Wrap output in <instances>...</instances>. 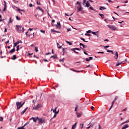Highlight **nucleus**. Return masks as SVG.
<instances>
[{"label": "nucleus", "instance_id": "obj_1", "mask_svg": "<svg viewBox=\"0 0 129 129\" xmlns=\"http://www.w3.org/2000/svg\"><path fill=\"white\" fill-rule=\"evenodd\" d=\"M16 31L17 33H24L25 32V28L24 27L22 28V26L16 25Z\"/></svg>", "mask_w": 129, "mask_h": 129}, {"label": "nucleus", "instance_id": "obj_2", "mask_svg": "<svg viewBox=\"0 0 129 129\" xmlns=\"http://www.w3.org/2000/svg\"><path fill=\"white\" fill-rule=\"evenodd\" d=\"M107 26L108 28L111 29V30H112L113 31H117V28H116V27H115L114 25H108Z\"/></svg>", "mask_w": 129, "mask_h": 129}, {"label": "nucleus", "instance_id": "obj_3", "mask_svg": "<svg viewBox=\"0 0 129 129\" xmlns=\"http://www.w3.org/2000/svg\"><path fill=\"white\" fill-rule=\"evenodd\" d=\"M83 5L84 6H85L86 5L87 8H89V7H90V4H89V2L88 1H87L86 0H84Z\"/></svg>", "mask_w": 129, "mask_h": 129}, {"label": "nucleus", "instance_id": "obj_4", "mask_svg": "<svg viewBox=\"0 0 129 129\" xmlns=\"http://www.w3.org/2000/svg\"><path fill=\"white\" fill-rule=\"evenodd\" d=\"M37 120H38V123L40 124V123H44V122H45V120L43 119V118H40L38 117V118H37Z\"/></svg>", "mask_w": 129, "mask_h": 129}, {"label": "nucleus", "instance_id": "obj_5", "mask_svg": "<svg viewBox=\"0 0 129 129\" xmlns=\"http://www.w3.org/2000/svg\"><path fill=\"white\" fill-rule=\"evenodd\" d=\"M22 103V102H16V105L17 107V109H20L21 108V104Z\"/></svg>", "mask_w": 129, "mask_h": 129}, {"label": "nucleus", "instance_id": "obj_6", "mask_svg": "<svg viewBox=\"0 0 129 129\" xmlns=\"http://www.w3.org/2000/svg\"><path fill=\"white\" fill-rule=\"evenodd\" d=\"M42 105L41 104H38L37 106H34V107L33 108V109H39L40 107H42Z\"/></svg>", "mask_w": 129, "mask_h": 129}, {"label": "nucleus", "instance_id": "obj_7", "mask_svg": "<svg viewBox=\"0 0 129 129\" xmlns=\"http://www.w3.org/2000/svg\"><path fill=\"white\" fill-rule=\"evenodd\" d=\"M38 118H39V117H32V118H31L30 119L31 120H33L34 122H36L37 121V120H38Z\"/></svg>", "mask_w": 129, "mask_h": 129}, {"label": "nucleus", "instance_id": "obj_8", "mask_svg": "<svg viewBox=\"0 0 129 129\" xmlns=\"http://www.w3.org/2000/svg\"><path fill=\"white\" fill-rule=\"evenodd\" d=\"M78 12H81L82 11V10H83V8H82V7H81V5H79L78 7Z\"/></svg>", "mask_w": 129, "mask_h": 129}, {"label": "nucleus", "instance_id": "obj_9", "mask_svg": "<svg viewBox=\"0 0 129 129\" xmlns=\"http://www.w3.org/2000/svg\"><path fill=\"white\" fill-rule=\"evenodd\" d=\"M76 114L77 115V117H78V118H79V117H81V115H82V112L78 113V112H76Z\"/></svg>", "mask_w": 129, "mask_h": 129}, {"label": "nucleus", "instance_id": "obj_10", "mask_svg": "<svg viewBox=\"0 0 129 129\" xmlns=\"http://www.w3.org/2000/svg\"><path fill=\"white\" fill-rule=\"evenodd\" d=\"M55 26L57 29H61V24H60L59 21L57 22V25Z\"/></svg>", "mask_w": 129, "mask_h": 129}, {"label": "nucleus", "instance_id": "obj_11", "mask_svg": "<svg viewBox=\"0 0 129 129\" xmlns=\"http://www.w3.org/2000/svg\"><path fill=\"white\" fill-rule=\"evenodd\" d=\"M114 59H118V53L117 51L115 52V55L114 56Z\"/></svg>", "mask_w": 129, "mask_h": 129}, {"label": "nucleus", "instance_id": "obj_12", "mask_svg": "<svg viewBox=\"0 0 129 129\" xmlns=\"http://www.w3.org/2000/svg\"><path fill=\"white\" fill-rule=\"evenodd\" d=\"M80 46H82L83 49H85L86 48H87V46L86 45L83 44V43H80Z\"/></svg>", "mask_w": 129, "mask_h": 129}, {"label": "nucleus", "instance_id": "obj_13", "mask_svg": "<svg viewBox=\"0 0 129 129\" xmlns=\"http://www.w3.org/2000/svg\"><path fill=\"white\" fill-rule=\"evenodd\" d=\"M127 127H129L128 124H126L122 126V129L127 128Z\"/></svg>", "mask_w": 129, "mask_h": 129}, {"label": "nucleus", "instance_id": "obj_14", "mask_svg": "<svg viewBox=\"0 0 129 129\" xmlns=\"http://www.w3.org/2000/svg\"><path fill=\"white\" fill-rule=\"evenodd\" d=\"M115 103V101H114V100L112 102V104H111V107H110V108L109 109V111H110V109H111V108H112V107H113V104H114Z\"/></svg>", "mask_w": 129, "mask_h": 129}, {"label": "nucleus", "instance_id": "obj_15", "mask_svg": "<svg viewBox=\"0 0 129 129\" xmlns=\"http://www.w3.org/2000/svg\"><path fill=\"white\" fill-rule=\"evenodd\" d=\"M77 125V122H76L74 125H73L72 127V129H75L76 128V126Z\"/></svg>", "mask_w": 129, "mask_h": 129}, {"label": "nucleus", "instance_id": "obj_16", "mask_svg": "<svg viewBox=\"0 0 129 129\" xmlns=\"http://www.w3.org/2000/svg\"><path fill=\"white\" fill-rule=\"evenodd\" d=\"M122 64H124V63H123V61L117 63L115 66V67H117V66H119V65H121Z\"/></svg>", "mask_w": 129, "mask_h": 129}, {"label": "nucleus", "instance_id": "obj_17", "mask_svg": "<svg viewBox=\"0 0 129 129\" xmlns=\"http://www.w3.org/2000/svg\"><path fill=\"white\" fill-rule=\"evenodd\" d=\"M15 51H16V48H14L13 49L10 50V51L9 52V53L12 54V53H14Z\"/></svg>", "mask_w": 129, "mask_h": 129}, {"label": "nucleus", "instance_id": "obj_18", "mask_svg": "<svg viewBox=\"0 0 129 129\" xmlns=\"http://www.w3.org/2000/svg\"><path fill=\"white\" fill-rule=\"evenodd\" d=\"M17 59V55H13V57H11L12 60H16Z\"/></svg>", "mask_w": 129, "mask_h": 129}, {"label": "nucleus", "instance_id": "obj_19", "mask_svg": "<svg viewBox=\"0 0 129 129\" xmlns=\"http://www.w3.org/2000/svg\"><path fill=\"white\" fill-rule=\"evenodd\" d=\"M27 109H28V107H27V108H25L23 111H22L21 112V115L24 114V113H25V112H26Z\"/></svg>", "mask_w": 129, "mask_h": 129}, {"label": "nucleus", "instance_id": "obj_20", "mask_svg": "<svg viewBox=\"0 0 129 129\" xmlns=\"http://www.w3.org/2000/svg\"><path fill=\"white\" fill-rule=\"evenodd\" d=\"M71 50H72V51H74V50H77L78 51H80L81 49L78 48H72L71 49Z\"/></svg>", "mask_w": 129, "mask_h": 129}, {"label": "nucleus", "instance_id": "obj_21", "mask_svg": "<svg viewBox=\"0 0 129 129\" xmlns=\"http://www.w3.org/2000/svg\"><path fill=\"white\" fill-rule=\"evenodd\" d=\"M97 33H98V31H97L96 32H92V34H93V35H95V36H97V37H98V34H97Z\"/></svg>", "mask_w": 129, "mask_h": 129}, {"label": "nucleus", "instance_id": "obj_22", "mask_svg": "<svg viewBox=\"0 0 129 129\" xmlns=\"http://www.w3.org/2000/svg\"><path fill=\"white\" fill-rule=\"evenodd\" d=\"M99 10H100V11H103V10H106V8H105L104 7H100Z\"/></svg>", "mask_w": 129, "mask_h": 129}, {"label": "nucleus", "instance_id": "obj_23", "mask_svg": "<svg viewBox=\"0 0 129 129\" xmlns=\"http://www.w3.org/2000/svg\"><path fill=\"white\" fill-rule=\"evenodd\" d=\"M106 50L108 53H112V54H114V53H113V51L112 50H109L108 49H106Z\"/></svg>", "mask_w": 129, "mask_h": 129}, {"label": "nucleus", "instance_id": "obj_24", "mask_svg": "<svg viewBox=\"0 0 129 129\" xmlns=\"http://www.w3.org/2000/svg\"><path fill=\"white\" fill-rule=\"evenodd\" d=\"M80 39H81V40H82V41H83L85 43H87L88 42V41L85 40V39L82 37H80Z\"/></svg>", "mask_w": 129, "mask_h": 129}, {"label": "nucleus", "instance_id": "obj_25", "mask_svg": "<svg viewBox=\"0 0 129 129\" xmlns=\"http://www.w3.org/2000/svg\"><path fill=\"white\" fill-rule=\"evenodd\" d=\"M56 45H57V47L58 49H61L62 48V46H59V43H56Z\"/></svg>", "mask_w": 129, "mask_h": 129}, {"label": "nucleus", "instance_id": "obj_26", "mask_svg": "<svg viewBox=\"0 0 129 129\" xmlns=\"http://www.w3.org/2000/svg\"><path fill=\"white\" fill-rule=\"evenodd\" d=\"M11 23H13V20H12V18L10 17L8 22V24H11Z\"/></svg>", "mask_w": 129, "mask_h": 129}, {"label": "nucleus", "instance_id": "obj_27", "mask_svg": "<svg viewBox=\"0 0 129 129\" xmlns=\"http://www.w3.org/2000/svg\"><path fill=\"white\" fill-rule=\"evenodd\" d=\"M38 10H39V11H41V12H42V13H44V11H43V9H42L41 8H40V7H38L37 8Z\"/></svg>", "mask_w": 129, "mask_h": 129}, {"label": "nucleus", "instance_id": "obj_28", "mask_svg": "<svg viewBox=\"0 0 129 129\" xmlns=\"http://www.w3.org/2000/svg\"><path fill=\"white\" fill-rule=\"evenodd\" d=\"M127 122H129V120H127L124 122H123L122 123H121V124H124V123H127Z\"/></svg>", "mask_w": 129, "mask_h": 129}, {"label": "nucleus", "instance_id": "obj_29", "mask_svg": "<svg viewBox=\"0 0 129 129\" xmlns=\"http://www.w3.org/2000/svg\"><path fill=\"white\" fill-rule=\"evenodd\" d=\"M99 16L102 18V19H104V15L103 14H99Z\"/></svg>", "mask_w": 129, "mask_h": 129}, {"label": "nucleus", "instance_id": "obj_30", "mask_svg": "<svg viewBox=\"0 0 129 129\" xmlns=\"http://www.w3.org/2000/svg\"><path fill=\"white\" fill-rule=\"evenodd\" d=\"M50 58H53V59H56V58H57V56L52 55V56H50Z\"/></svg>", "mask_w": 129, "mask_h": 129}, {"label": "nucleus", "instance_id": "obj_31", "mask_svg": "<svg viewBox=\"0 0 129 129\" xmlns=\"http://www.w3.org/2000/svg\"><path fill=\"white\" fill-rule=\"evenodd\" d=\"M66 43H67V44H69V45H70V46H71V45H72V43L68 41H66Z\"/></svg>", "mask_w": 129, "mask_h": 129}, {"label": "nucleus", "instance_id": "obj_32", "mask_svg": "<svg viewBox=\"0 0 129 129\" xmlns=\"http://www.w3.org/2000/svg\"><path fill=\"white\" fill-rule=\"evenodd\" d=\"M35 51L36 53H37L38 52V51H39V50H38V47H35Z\"/></svg>", "mask_w": 129, "mask_h": 129}, {"label": "nucleus", "instance_id": "obj_33", "mask_svg": "<svg viewBox=\"0 0 129 129\" xmlns=\"http://www.w3.org/2000/svg\"><path fill=\"white\" fill-rule=\"evenodd\" d=\"M18 44H19V42L18 41L15 43L14 45V48H15V47H16V46H17V45H18Z\"/></svg>", "mask_w": 129, "mask_h": 129}, {"label": "nucleus", "instance_id": "obj_34", "mask_svg": "<svg viewBox=\"0 0 129 129\" xmlns=\"http://www.w3.org/2000/svg\"><path fill=\"white\" fill-rule=\"evenodd\" d=\"M16 18L18 21H21V18L19 16H16Z\"/></svg>", "mask_w": 129, "mask_h": 129}, {"label": "nucleus", "instance_id": "obj_35", "mask_svg": "<svg viewBox=\"0 0 129 129\" xmlns=\"http://www.w3.org/2000/svg\"><path fill=\"white\" fill-rule=\"evenodd\" d=\"M19 50H20V45H17L16 51H19Z\"/></svg>", "mask_w": 129, "mask_h": 129}, {"label": "nucleus", "instance_id": "obj_36", "mask_svg": "<svg viewBox=\"0 0 129 129\" xmlns=\"http://www.w3.org/2000/svg\"><path fill=\"white\" fill-rule=\"evenodd\" d=\"M84 125V124L83 123L80 124L81 128H83Z\"/></svg>", "mask_w": 129, "mask_h": 129}, {"label": "nucleus", "instance_id": "obj_37", "mask_svg": "<svg viewBox=\"0 0 129 129\" xmlns=\"http://www.w3.org/2000/svg\"><path fill=\"white\" fill-rule=\"evenodd\" d=\"M24 127L23 126H21V127H18L17 128V129H25V128H24Z\"/></svg>", "mask_w": 129, "mask_h": 129}, {"label": "nucleus", "instance_id": "obj_38", "mask_svg": "<svg viewBox=\"0 0 129 129\" xmlns=\"http://www.w3.org/2000/svg\"><path fill=\"white\" fill-rule=\"evenodd\" d=\"M98 54H104V52L102 51H99L97 52Z\"/></svg>", "mask_w": 129, "mask_h": 129}, {"label": "nucleus", "instance_id": "obj_39", "mask_svg": "<svg viewBox=\"0 0 129 129\" xmlns=\"http://www.w3.org/2000/svg\"><path fill=\"white\" fill-rule=\"evenodd\" d=\"M4 120V117H0V121H3Z\"/></svg>", "mask_w": 129, "mask_h": 129}, {"label": "nucleus", "instance_id": "obj_40", "mask_svg": "<svg viewBox=\"0 0 129 129\" xmlns=\"http://www.w3.org/2000/svg\"><path fill=\"white\" fill-rule=\"evenodd\" d=\"M85 36H90V37H91V34L86 33V34H85Z\"/></svg>", "mask_w": 129, "mask_h": 129}, {"label": "nucleus", "instance_id": "obj_41", "mask_svg": "<svg viewBox=\"0 0 129 129\" xmlns=\"http://www.w3.org/2000/svg\"><path fill=\"white\" fill-rule=\"evenodd\" d=\"M90 33H92V31H91V30H88V31H87V34Z\"/></svg>", "mask_w": 129, "mask_h": 129}, {"label": "nucleus", "instance_id": "obj_42", "mask_svg": "<svg viewBox=\"0 0 129 129\" xmlns=\"http://www.w3.org/2000/svg\"><path fill=\"white\" fill-rule=\"evenodd\" d=\"M85 60L87 61V62H89V61H90V60L89 59V58H85Z\"/></svg>", "mask_w": 129, "mask_h": 129}, {"label": "nucleus", "instance_id": "obj_43", "mask_svg": "<svg viewBox=\"0 0 129 129\" xmlns=\"http://www.w3.org/2000/svg\"><path fill=\"white\" fill-rule=\"evenodd\" d=\"M28 124H29V122H26L24 125H23V126H24V127H25V126H26V125H28Z\"/></svg>", "mask_w": 129, "mask_h": 129}, {"label": "nucleus", "instance_id": "obj_44", "mask_svg": "<svg viewBox=\"0 0 129 129\" xmlns=\"http://www.w3.org/2000/svg\"><path fill=\"white\" fill-rule=\"evenodd\" d=\"M118 99V97H117V96H116L115 97V98H114V101H115L116 100H117V99Z\"/></svg>", "mask_w": 129, "mask_h": 129}, {"label": "nucleus", "instance_id": "obj_45", "mask_svg": "<svg viewBox=\"0 0 129 129\" xmlns=\"http://www.w3.org/2000/svg\"><path fill=\"white\" fill-rule=\"evenodd\" d=\"M77 109H78V106H77L75 108V111H77Z\"/></svg>", "mask_w": 129, "mask_h": 129}, {"label": "nucleus", "instance_id": "obj_46", "mask_svg": "<svg viewBox=\"0 0 129 129\" xmlns=\"http://www.w3.org/2000/svg\"><path fill=\"white\" fill-rule=\"evenodd\" d=\"M40 32H41V33H43V34H45V31L44 30H40Z\"/></svg>", "mask_w": 129, "mask_h": 129}, {"label": "nucleus", "instance_id": "obj_47", "mask_svg": "<svg viewBox=\"0 0 129 129\" xmlns=\"http://www.w3.org/2000/svg\"><path fill=\"white\" fill-rule=\"evenodd\" d=\"M36 4H37V5H39V6H41V4L40 3V2H39V1H37V2H36Z\"/></svg>", "mask_w": 129, "mask_h": 129}, {"label": "nucleus", "instance_id": "obj_48", "mask_svg": "<svg viewBox=\"0 0 129 129\" xmlns=\"http://www.w3.org/2000/svg\"><path fill=\"white\" fill-rule=\"evenodd\" d=\"M65 49H66V48H62V53H64Z\"/></svg>", "mask_w": 129, "mask_h": 129}, {"label": "nucleus", "instance_id": "obj_49", "mask_svg": "<svg viewBox=\"0 0 129 129\" xmlns=\"http://www.w3.org/2000/svg\"><path fill=\"white\" fill-rule=\"evenodd\" d=\"M89 9H90V10H91L92 11H94V9H93V7H90Z\"/></svg>", "mask_w": 129, "mask_h": 129}, {"label": "nucleus", "instance_id": "obj_50", "mask_svg": "<svg viewBox=\"0 0 129 129\" xmlns=\"http://www.w3.org/2000/svg\"><path fill=\"white\" fill-rule=\"evenodd\" d=\"M25 104V102H24L22 104H21L20 106H21V107H23V105H24Z\"/></svg>", "mask_w": 129, "mask_h": 129}, {"label": "nucleus", "instance_id": "obj_51", "mask_svg": "<svg viewBox=\"0 0 129 129\" xmlns=\"http://www.w3.org/2000/svg\"><path fill=\"white\" fill-rule=\"evenodd\" d=\"M18 44H20V43L21 44H22V43H23V41H22V40L18 41Z\"/></svg>", "mask_w": 129, "mask_h": 129}, {"label": "nucleus", "instance_id": "obj_52", "mask_svg": "<svg viewBox=\"0 0 129 129\" xmlns=\"http://www.w3.org/2000/svg\"><path fill=\"white\" fill-rule=\"evenodd\" d=\"M103 47L105 48V49H106V48H109V46H108V45L103 46Z\"/></svg>", "mask_w": 129, "mask_h": 129}, {"label": "nucleus", "instance_id": "obj_53", "mask_svg": "<svg viewBox=\"0 0 129 129\" xmlns=\"http://www.w3.org/2000/svg\"><path fill=\"white\" fill-rule=\"evenodd\" d=\"M91 126H92V125H90L88 127H87V129L90 128V127H91Z\"/></svg>", "mask_w": 129, "mask_h": 129}, {"label": "nucleus", "instance_id": "obj_54", "mask_svg": "<svg viewBox=\"0 0 129 129\" xmlns=\"http://www.w3.org/2000/svg\"><path fill=\"white\" fill-rule=\"evenodd\" d=\"M67 31L68 32H70V31H71V28H68Z\"/></svg>", "mask_w": 129, "mask_h": 129}, {"label": "nucleus", "instance_id": "obj_55", "mask_svg": "<svg viewBox=\"0 0 129 129\" xmlns=\"http://www.w3.org/2000/svg\"><path fill=\"white\" fill-rule=\"evenodd\" d=\"M71 70H72V71H74V72H76V71H77L76 70H74L73 69H71Z\"/></svg>", "mask_w": 129, "mask_h": 129}, {"label": "nucleus", "instance_id": "obj_56", "mask_svg": "<svg viewBox=\"0 0 129 129\" xmlns=\"http://www.w3.org/2000/svg\"><path fill=\"white\" fill-rule=\"evenodd\" d=\"M59 113V111H55V112H54V114H58V113Z\"/></svg>", "mask_w": 129, "mask_h": 129}, {"label": "nucleus", "instance_id": "obj_57", "mask_svg": "<svg viewBox=\"0 0 129 129\" xmlns=\"http://www.w3.org/2000/svg\"><path fill=\"white\" fill-rule=\"evenodd\" d=\"M89 59L90 60H93V57H89Z\"/></svg>", "mask_w": 129, "mask_h": 129}, {"label": "nucleus", "instance_id": "obj_58", "mask_svg": "<svg viewBox=\"0 0 129 129\" xmlns=\"http://www.w3.org/2000/svg\"><path fill=\"white\" fill-rule=\"evenodd\" d=\"M51 32H53L54 33V32H56V30H55L54 29H52L51 30Z\"/></svg>", "mask_w": 129, "mask_h": 129}, {"label": "nucleus", "instance_id": "obj_59", "mask_svg": "<svg viewBox=\"0 0 129 129\" xmlns=\"http://www.w3.org/2000/svg\"><path fill=\"white\" fill-rule=\"evenodd\" d=\"M29 7H30V8H32L33 7V4H29Z\"/></svg>", "mask_w": 129, "mask_h": 129}, {"label": "nucleus", "instance_id": "obj_60", "mask_svg": "<svg viewBox=\"0 0 129 129\" xmlns=\"http://www.w3.org/2000/svg\"><path fill=\"white\" fill-rule=\"evenodd\" d=\"M127 110V108H125V109H124L122 111H126V110Z\"/></svg>", "mask_w": 129, "mask_h": 129}, {"label": "nucleus", "instance_id": "obj_61", "mask_svg": "<svg viewBox=\"0 0 129 129\" xmlns=\"http://www.w3.org/2000/svg\"><path fill=\"white\" fill-rule=\"evenodd\" d=\"M56 109H57V107L55 108V109L53 110V112L55 113V112L56 111Z\"/></svg>", "mask_w": 129, "mask_h": 129}, {"label": "nucleus", "instance_id": "obj_62", "mask_svg": "<svg viewBox=\"0 0 129 129\" xmlns=\"http://www.w3.org/2000/svg\"><path fill=\"white\" fill-rule=\"evenodd\" d=\"M91 109L92 110H93V109H94V107L91 106Z\"/></svg>", "mask_w": 129, "mask_h": 129}, {"label": "nucleus", "instance_id": "obj_63", "mask_svg": "<svg viewBox=\"0 0 129 129\" xmlns=\"http://www.w3.org/2000/svg\"><path fill=\"white\" fill-rule=\"evenodd\" d=\"M84 53L85 54V55H88V53H87L86 52L84 51Z\"/></svg>", "mask_w": 129, "mask_h": 129}, {"label": "nucleus", "instance_id": "obj_64", "mask_svg": "<svg viewBox=\"0 0 129 129\" xmlns=\"http://www.w3.org/2000/svg\"><path fill=\"white\" fill-rule=\"evenodd\" d=\"M98 129H101V126L100 125V124L99 125Z\"/></svg>", "mask_w": 129, "mask_h": 129}]
</instances>
